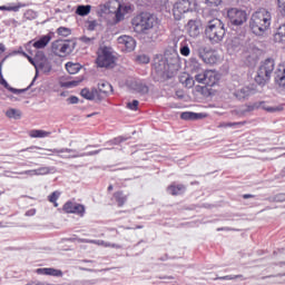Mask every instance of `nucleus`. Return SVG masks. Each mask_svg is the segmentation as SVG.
<instances>
[{
    "mask_svg": "<svg viewBox=\"0 0 285 285\" xmlns=\"http://www.w3.org/2000/svg\"><path fill=\"white\" fill-rule=\"evenodd\" d=\"M273 23V13L267 9H258L256 10L250 19H249V29L253 35L256 37H265L268 35V30H271V24Z\"/></svg>",
    "mask_w": 285,
    "mask_h": 285,
    "instance_id": "1",
    "label": "nucleus"
},
{
    "mask_svg": "<svg viewBox=\"0 0 285 285\" xmlns=\"http://www.w3.org/2000/svg\"><path fill=\"white\" fill-rule=\"evenodd\" d=\"M205 36L210 43H222L226 37V27L219 19L209 20L205 27Z\"/></svg>",
    "mask_w": 285,
    "mask_h": 285,
    "instance_id": "2",
    "label": "nucleus"
},
{
    "mask_svg": "<svg viewBox=\"0 0 285 285\" xmlns=\"http://www.w3.org/2000/svg\"><path fill=\"white\" fill-rule=\"evenodd\" d=\"M134 30L136 32H148L157 26V17L150 13H141L132 19Z\"/></svg>",
    "mask_w": 285,
    "mask_h": 285,
    "instance_id": "3",
    "label": "nucleus"
},
{
    "mask_svg": "<svg viewBox=\"0 0 285 285\" xmlns=\"http://www.w3.org/2000/svg\"><path fill=\"white\" fill-rule=\"evenodd\" d=\"M273 70H275V60L267 59L262 62L255 77L256 83H258V86H266V83L271 81V75H273Z\"/></svg>",
    "mask_w": 285,
    "mask_h": 285,
    "instance_id": "4",
    "label": "nucleus"
},
{
    "mask_svg": "<svg viewBox=\"0 0 285 285\" xmlns=\"http://www.w3.org/2000/svg\"><path fill=\"white\" fill-rule=\"evenodd\" d=\"M115 51L110 47H100L97 51L96 63L98 68H112L116 61Z\"/></svg>",
    "mask_w": 285,
    "mask_h": 285,
    "instance_id": "5",
    "label": "nucleus"
},
{
    "mask_svg": "<svg viewBox=\"0 0 285 285\" xmlns=\"http://www.w3.org/2000/svg\"><path fill=\"white\" fill-rule=\"evenodd\" d=\"M109 13L116 14L117 21H121L124 16L128 14V12H132V8L128 4H121L119 0H110L107 2Z\"/></svg>",
    "mask_w": 285,
    "mask_h": 285,
    "instance_id": "6",
    "label": "nucleus"
},
{
    "mask_svg": "<svg viewBox=\"0 0 285 285\" xmlns=\"http://www.w3.org/2000/svg\"><path fill=\"white\" fill-rule=\"evenodd\" d=\"M229 90L232 95L238 99V101H244L245 99H248L252 95H255V89L250 87H244L239 85V82L234 81L232 86L229 87Z\"/></svg>",
    "mask_w": 285,
    "mask_h": 285,
    "instance_id": "7",
    "label": "nucleus"
},
{
    "mask_svg": "<svg viewBox=\"0 0 285 285\" xmlns=\"http://www.w3.org/2000/svg\"><path fill=\"white\" fill-rule=\"evenodd\" d=\"M194 8H195V0H178L174 4V9H173L176 21L181 20V17H184L186 12H190V10H193Z\"/></svg>",
    "mask_w": 285,
    "mask_h": 285,
    "instance_id": "8",
    "label": "nucleus"
},
{
    "mask_svg": "<svg viewBox=\"0 0 285 285\" xmlns=\"http://www.w3.org/2000/svg\"><path fill=\"white\" fill-rule=\"evenodd\" d=\"M227 17L232 26H244L248 21V14L245 10L232 8L227 11Z\"/></svg>",
    "mask_w": 285,
    "mask_h": 285,
    "instance_id": "9",
    "label": "nucleus"
},
{
    "mask_svg": "<svg viewBox=\"0 0 285 285\" xmlns=\"http://www.w3.org/2000/svg\"><path fill=\"white\" fill-rule=\"evenodd\" d=\"M48 153H55L56 155H59L62 159H71L77 157H88L92 155H99V150L90 151L87 154H76V155H63L65 153H75V149L70 148H61V149H46Z\"/></svg>",
    "mask_w": 285,
    "mask_h": 285,
    "instance_id": "10",
    "label": "nucleus"
},
{
    "mask_svg": "<svg viewBox=\"0 0 285 285\" xmlns=\"http://www.w3.org/2000/svg\"><path fill=\"white\" fill-rule=\"evenodd\" d=\"M52 52L57 55V57H68L70 52H72V48L70 47V42L63 40H56L52 43Z\"/></svg>",
    "mask_w": 285,
    "mask_h": 285,
    "instance_id": "11",
    "label": "nucleus"
},
{
    "mask_svg": "<svg viewBox=\"0 0 285 285\" xmlns=\"http://www.w3.org/2000/svg\"><path fill=\"white\" fill-rule=\"evenodd\" d=\"M119 48L125 52H132L137 48V42L130 36H120L117 39Z\"/></svg>",
    "mask_w": 285,
    "mask_h": 285,
    "instance_id": "12",
    "label": "nucleus"
},
{
    "mask_svg": "<svg viewBox=\"0 0 285 285\" xmlns=\"http://www.w3.org/2000/svg\"><path fill=\"white\" fill-rule=\"evenodd\" d=\"M62 209L65 213L79 215L80 217H83L86 214V207L79 203L67 202Z\"/></svg>",
    "mask_w": 285,
    "mask_h": 285,
    "instance_id": "13",
    "label": "nucleus"
},
{
    "mask_svg": "<svg viewBox=\"0 0 285 285\" xmlns=\"http://www.w3.org/2000/svg\"><path fill=\"white\" fill-rule=\"evenodd\" d=\"M189 37L197 39L202 35V22L199 20H189L186 26Z\"/></svg>",
    "mask_w": 285,
    "mask_h": 285,
    "instance_id": "14",
    "label": "nucleus"
},
{
    "mask_svg": "<svg viewBox=\"0 0 285 285\" xmlns=\"http://www.w3.org/2000/svg\"><path fill=\"white\" fill-rule=\"evenodd\" d=\"M191 73L195 75L194 79L197 81V83H203L206 86V70L202 69V65L198 62H195L191 66Z\"/></svg>",
    "mask_w": 285,
    "mask_h": 285,
    "instance_id": "15",
    "label": "nucleus"
},
{
    "mask_svg": "<svg viewBox=\"0 0 285 285\" xmlns=\"http://www.w3.org/2000/svg\"><path fill=\"white\" fill-rule=\"evenodd\" d=\"M274 81L278 88L285 89V65H278L274 72Z\"/></svg>",
    "mask_w": 285,
    "mask_h": 285,
    "instance_id": "16",
    "label": "nucleus"
},
{
    "mask_svg": "<svg viewBox=\"0 0 285 285\" xmlns=\"http://www.w3.org/2000/svg\"><path fill=\"white\" fill-rule=\"evenodd\" d=\"M81 97H83V99H88V101H95V99H97L98 101H101L102 96L101 94H99V90L97 89H88L85 88L81 90L80 92Z\"/></svg>",
    "mask_w": 285,
    "mask_h": 285,
    "instance_id": "17",
    "label": "nucleus"
},
{
    "mask_svg": "<svg viewBox=\"0 0 285 285\" xmlns=\"http://www.w3.org/2000/svg\"><path fill=\"white\" fill-rule=\"evenodd\" d=\"M38 275H50L51 277H63V272L61 269L52 267H43L36 269Z\"/></svg>",
    "mask_w": 285,
    "mask_h": 285,
    "instance_id": "18",
    "label": "nucleus"
},
{
    "mask_svg": "<svg viewBox=\"0 0 285 285\" xmlns=\"http://www.w3.org/2000/svg\"><path fill=\"white\" fill-rule=\"evenodd\" d=\"M253 110H257L256 102L232 110V115H235L236 117H246V115H248V112H253Z\"/></svg>",
    "mask_w": 285,
    "mask_h": 285,
    "instance_id": "19",
    "label": "nucleus"
},
{
    "mask_svg": "<svg viewBox=\"0 0 285 285\" xmlns=\"http://www.w3.org/2000/svg\"><path fill=\"white\" fill-rule=\"evenodd\" d=\"M220 79L217 70H206L205 86H215Z\"/></svg>",
    "mask_w": 285,
    "mask_h": 285,
    "instance_id": "20",
    "label": "nucleus"
},
{
    "mask_svg": "<svg viewBox=\"0 0 285 285\" xmlns=\"http://www.w3.org/2000/svg\"><path fill=\"white\" fill-rule=\"evenodd\" d=\"M206 117H208V115L193 111H185L180 115V118L185 121H197V119H206Z\"/></svg>",
    "mask_w": 285,
    "mask_h": 285,
    "instance_id": "21",
    "label": "nucleus"
},
{
    "mask_svg": "<svg viewBox=\"0 0 285 285\" xmlns=\"http://www.w3.org/2000/svg\"><path fill=\"white\" fill-rule=\"evenodd\" d=\"M51 40H52V37H50V35H46L40 37L39 40L35 42L29 41V45L32 43L33 48H36L37 50H41L46 48V46H48V43H50Z\"/></svg>",
    "mask_w": 285,
    "mask_h": 285,
    "instance_id": "22",
    "label": "nucleus"
},
{
    "mask_svg": "<svg viewBox=\"0 0 285 285\" xmlns=\"http://www.w3.org/2000/svg\"><path fill=\"white\" fill-rule=\"evenodd\" d=\"M98 92L102 98L112 94V85H110L108 81H100L98 83Z\"/></svg>",
    "mask_w": 285,
    "mask_h": 285,
    "instance_id": "23",
    "label": "nucleus"
},
{
    "mask_svg": "<svg viewBox=\"0 0 285 285\" xmlns=\"http://www.w3.org/2000/svg\"><path fill=\"white\" fill-rule=\"evenodd\" d=\"M85 244H96V246H104V248H121L120 245L108 243L105 240H92V239H81Z\"/></svg>",
    "mask_w": 285,
    "mask_h": 285,
    "instance_id": "24",
    "label": "nucleus"
},
{
    "mask_svg": "<svg viewBox=\"0 0 285 285\" xmlns=\"http://www.w3.org/2000/svg\"><path fill=\"white\" fill-rule=\"evenodd\" d=\"M204 63H207L208 66H216V63H219L222 61V57L217 55V52L212 51L206 57L203 58Z\"/></svg>",
    "mask_w": 285,
    "mask_h": 285,
    "instance_id": "25",
    "label": "nucleus"
},
{
    "mask_svg": "<svg viewBox=\"0 0 285 285\" xmlns=\"http://www.w3.org/2000/svg\"><path fill=\"white\" fill-rule=\"evenodd\" d=\"M50 135H52L51 131H46L43 129H32L29 131V137H31V139H46Z\"/></svg>",
    "mask_w": 285,
    "mask_h": 285,
    "instance_id": "26",
    "label": "nucleus"
},
{
    "mask_svg": "<svg viewBox=\"0 0 285 285\" xmlns=\"http://www.w3.org/2000/svg\"><path fill=\"white\" fill-rule=\"evenodd\" d=\"M257 106V110H259V108L262 110H266V112H279L283 110L282 107H271L268 106L266 102L261 101V102H255Z\"/></svg>",
    "mask_w": 285,
    "mask_h": 285,
    "instance_id": "27",
    "label": "nucleus"
},
{
    "mask_svg": "<svg viewBox=\"0 0 285 285\" xmlns=\"http://www.w3.org/2000/svg\"><path fill=\"white\" fill-rule=\"evenodd\" d=\"M169 195H184L186 193V187L184 185H171L167 188Z\"/></svg>",
    "mask_w": 285,
    "mask_h": 285,
    "instance_id": "28",
    "label": "nucleus"
},
{
    "mask_svg": "<svg viewBox=\"0 0 285 285\" xmlns=\"http://www.w3.org/2000/svg\"><path fill=\"white\" fill-rule=\"evenodd\" d=\"M274 41L277 43L285 41V23L277 29V32L274 35Z\"/></svg>",
    "mask_w": 285,
    "mask_h": 285,
    "instance_id": "29",
    "label": "nucleus"
},
{
    "mask_svg": "<svg viewBox=\"0 0 285 285\" xmlns=\"http://www.w3.org/2000/svg\"><path fill=\"white\" fill-rule=\"evenodd\" d=\"M90 10H92V7L89 4L78 6L76 14H79V17H88V14H90Z\"/></svg>",
    "mask_w": 285,
    "mask_h": 285,
    "instance_id": "30",
    "label": "nucleus"
},
{
    "mask_svg": "<svg viewBox=\"0 0 285 285\" xmlns=\"http://www.w3.org/2000/svg\"><path fill=\"white\" fill-rule=\"evenodd\" d=\"M198 57L203 60L207 55L213 52V49L206 45H202L197 49Z\"/></svg>",
    "mask_w": 285,
    "mask_h": 285,
    "instance_id": "31",
    "label": "nucleus"
},
{
    "mask_svg": "<svg viewBox=\"0 0 285 285\" xmlns=\"http://www.w3.org/2000/svg\"><path fill=\"white\" fill-rule=\"evenodd\" d=\"M66 70L69 72V75H77V72L81 70V66L75 62H67Z\"/></svg>",
    "mask_w": 285,
    "mask_h": 285,
    "instance_id": "32",
    "label": "nucleus"
},
{
    "mask_svg": "<svg viewBox=\"0 0 285 285\" xmlns=\"http://www.w3.org/2000/svg\"><path fill=\"white\" fill-rule=\"evenodd\" d=\"M240 126H246V121L239 122H219L217 128H240Z\"/></svg>",
    "mask_w": 285,
    "mask_h": 285,
    "instance_id": "33",
    "label": "nucleus"
},
{
    "mask_svg": "<svg viewBox=\"0 0 285 285\" xmlns=\"http://www.w3.org/2000/svg\"><path fill=\"white\" fill-rule=\"evenodd\" d=\"M0 83H1V86H3L10 92H13V95H21V92H23V90H21V89H14V88L10 87L8 81H6L3 79V76H0Z\"/></svg>",
    "mask_w": 285,
    "mask_h": 285,
    "instance_id": "34",
    "label": "nucleus"
},
{
    "mask_svg": "<svg viewBox=\"0 0 285 285\" xmlns=\"http://www.w3.org/2000/svg\"><path fill=\"white\" fill-rule=\"evenodd\" d=\"M118 206H124L126 204V202L128 200V196L124 195V193L121 191H117L114 195Z\"/></svg>",
    "mask_w": 285,
    "mask_h": 285,
    "instance_id": "35",
    "label": "nucleus"
},
{
    "mask_svg": "<svg viewBox=\"0 0 285 285\" xmlns=\"http://www.w3.org/2000/svg\"><path fill=\"white\" fill-rule=\"evenodd\" d=\"M9 119H21V111L19 109L11 108L6 112Z\"/></svg>",
    "mask_w": 285,
    "mask_h": 285,
    "instance_id": "36",
    "label": "nucleus"
},
{
    "mask_svg": "<svg viewBox=\"0 0 285 285\" xmlns=\"http://www.w3.org/2000/svg\"><path fill=\"white\" fill-rule=\"evenodd\" d=\"M61 197V191H53L51 195L48 196V199L51 204H53L55 208L59 206V203H57V199Z\"/></svg>",
    "mask_w": 285,
    "mask_h": 285,
    "instance_id": "37",
    "label": "nucleus"
},
{
    "mask_svg": "<svg viewBox=\"0 0 285 285\" xmlns=\"http://www.w3.org/2000/svg\"><path fill=\"white\" fill-rule=\"evenodd\" d=\"M23 8V6L18 4L14 7L0 6V10H6L7 12H19V9Z\"/></svg>",
    "mask_w": 285,
    "mask_h": 285,
    "instance_id": "38",
    "label": "nucleus"
},
{
    "mask_svg": "<svg viewBox=\"0 0 285 285\" xmlns=\"http://www.w3.org/2000/svg\"><path fill=\"white\" fill-rule=\"evenodd\" d=\"M57 32L60 37H70L72 31L69 28L60 27L58 28Z\"/></svg>",
    "mask_w": 285,
    "mask_h": 285,
    "instance_id": "39",
    "label": "nucleus"
},
{
    "mask_svg": "<svg viewBox=\"0 0 285 285\" xmlns=\"http://www.w3.org/2000/svg\"><path fill=\"white\" fill-rule=\"evenodd\" d=\"M39 68H40V70H42V72H50V70H52L50 62H48L46 60L39 65Z\"/></svg>",
    "mask_w": 285,
    "mask_h": 285,
    "instance_id": "40",
    "label": "nucleus"
},
{
    "mask_svg": "<svg viewBox=\"0 0 285 285\" xmlns=\"http://www.w3.org/2000/svg\"><path fill=\"white\" fill-rule=\"evenodd\" d=\"M136 90H137V92H140V95H148V86H146L144 83H138L136 86Z\"/></svg>",
    "mask_w": 285,
    "mask_h": 285,
    "instance_id": "41",
    "label": "nucleus"
},
{
    "mask_svg": "<svg viewBox=\"0 0 285 285\" xmlns=\"http://www.w3.org/2000/svg\"><path fill=\"white\" fill-rule=\"evenodd\" d=\"M36 170V176L39 177L40 175H49L50 174V167H40Z\"/></svg>",
    "mask_w": 285,
    "mask_h": 285,
    "instance_id": "42",
    "label": "nucleus"
},
{
    "mask_svg": "<svg viewBox=\"0 0 285 285\" xmlns=\"http://www.w3.org/2000/svg\"><path fill=\"white\" fill-rule=\"evenodd\" d=\"M206 6H209L210 8H217V6L222 4L223 0H203Z\"/></svg>",
    "mask_w": 285,
    "mask_h": 285,
    "instance_id": "43",
    "label": "nucleus"
},
{
    "mask_svg": "<svg viewBox=\"0 0 285 285\" xmlns=\"http://www.w3.org/2000/svg\"><path fill=\"white\" fill-rule=\"evenodd\" d=\"M136 61H138V63H150V58L147 55H139Z\"/></svg>",
    "mask_w": 285,
    "mask_h": 285,
    "instance_id": "44",
    "label": "nucleus"
},
{
    "mask_svg": "<svg viewBox=\"0 0 285 285\" xmlns=\"http://www.w3.org/2000/svg\"><path fill=\"white\" fill-rule=\"evenodd\" d=\"M13 175H28L29 177H36L37 176L35 169H29V170H24V171H20V173L14 171Z\"/></svg>",
    "mask_w": 285,
    "mask_h": 285,
    "instance_id": "45",
    "label": "nucleus"
},
{
    "mask_svg": "<svg viewBox=\"0 0 285 285\" xmlns=\"http://www.w3.org/2000/svg\"><path fill=\"white\" fill-rule=\"evenodd\" d=\"M99 14H109L108 2L98 7Z\"/></svg>",
    "mask_w": 285,
    "mask_h": 285,
    "instance_id": "46",
    "label": "nucleus"
},
{
    "mask_svg": "<svg viewBox=\"0 0 285 285\" xmlns=\"http://www.w3.org/2000/svg\"><path fill=\"white\" fill-rule=\"evenodd\" d=\"M127 108H129V110H137V108H139V100H132V102H128Z\"/></svg>",
    "mask_w": 285,
    "mask_h": 285,
    "instance_id": "47",
    "label": "nucleus"
},
{
    "mask_svg": "<svg viewBox=\"0 0 285 285\" xmlns=\"http://www.w3.org/2000/svg\"><path fill=\"white\" fill-rule=\"evenodd\" d=\"M239 277H242V275H227V276L219 277L218 279L232 281V279H239Z\"/></svg>",
    "mask_w": 285,
    "mask_h": 285,
    "instance_id": "48",
    "label": "nucleus"
},
{
    "mask_svg": "<svg viewBox=\"0 0 285 285\" xmlns=\"http://www.w3.org/2000/svg\"><path fill=\"white\" fill-rule=\"evenodd\" d=\"M180 55H183V57H188V55H190V48L188 46L181 47Z\"/></svg>",
    "mask_w": 285,
    "mask_h": 285,
    "instance_id": "49",
    "label": "nucleus"
},
{
    "mask_svg": "<svg viewBox=\"0 0 285 285\" xmlns=\"http://www.w3.org/2000/svg\"><path fill=\"white\" fill-rule=\"evenodd\" d=\"M277 6L283 14H285V0H277Z\"/></svg>",
    "mask_w": 285,
    "mask_h": 285,
    "instance_id": "50",
    "label": "nucleus"
},
{
    "mask_svg": "<svg viewBox=\"0 0 285 285\" xmlns=\"http://www.w3.org/2000/svg\"><path fill=\"white\" fill-rule=\"evenodd\" d=\"M185 86H186V88H193V86H195V79H193V78H187V79L185 80Z\"/></svg>",
    "mask_w": 285,
    "mask_h": 285,
    "instance_id": "51",
    "label": "nucleus"
},
{
    "mask_svg": "<svg viewBox=\"0 0 285 285\" xmlns=\"http://www.w3.org/2000/svg\"><path fill=\"white\" fill-rule=\"evenodd\" d=\"M79 83H81V80H72L67 82L68 88H75L77 86H79Z\"/></svg>",
    "mask_w": 285,
    "mask_h": 285,
    "instance_id": "52",
    "label": "nucleus"
},
{
    "mask_svg": "<svg viewBox=\"0 0 285 285\" xmlns=\"http://www.w3.org/2000/svg\"><path fill=\"white\" fill-rule=\"evenodd\" d=\"M26 217H35V215H37V209L31 208L29 210L26 212Z\"/></svg>",
    "mask_w": 285,
    "mask_h": 285,
    "instance_id": "53",
    "label": "nucleus"
},
{
    "mask_svg": "<svg viewBox=\"0 0 285 285\" xmlns=\"http://www.w3.org/2000/svg\"><path fill=\"white\" fill-rule=\"evenodd\" d=\"M68 104H79V98L76 96H71L67 99Z\"/></svg>",
    "mask_w": 285,
    "mask_h": 285,
    "instance_id": "54",
    "label": "nucleus"
},
{
    "mask_svg": "<svg viewBox=\"0 0 285 285\" xmlns=\"http://www.w3.org/2000/svg\"><path fill=\"white\" fill-rule=\"evenodd\" d=\"M274 200H275V202H285V194H277V195L274 197Z\"/></svg>",
    "mask_w": 285,
    "mask_h": 285,
    "instance_id": "55",
    "label": "nucleus"
},
{
    "mask_svg": "<svg viewBox=\"0 0 285 285\" xmlns=\"http://www.w3.org/2000/svg\"><path fill=\"white\" fill-rule=\"evenodd\" d=\"M28 60L30 61V63H32V66H35L36 70L39 69V65H37V62H35L31 57H28Z\"/></svg>",
    "mask_w": 285,
    "mask_h": 285,
    "instance_id": "56",
    "label": "nucleus"
},
{
    "mask_svg": "<svg viewBox=\"0 0 285 285\" xmlns=\"http://www.w3.org/2000/svg\"><path fill=\"white\" fill-rule=\"evenodd\" d=\"M81 41H83V43H90V41H92V39H90L88 37H82Z\"/></svg>",
    "mask_w": 285,
    "mask_h": 285,
    "instance_id": "57",
    "label": "nucleus"
},
{
    "mask_svg": "<svg viewBox=\"0 0 285 285\" xmlns=\"http://www.w3.org/2000/svg\"><path fill=\"white\" fill-rule=\"evenodd\" d=\"M6 52V46L3 43H0V55Z\"/></svg>",
    "mask_w": 285,
    "mask_h": 285,
    "instance_id": "58",
    "label": "nucleus"
},
{
    "mask_svg": "<svg viewBox=\"0 0 285 285\" xmlns=\"http://www.w3.org/2000/svg\"><path fill=\"white\" fill-rule=\"evenodd\" d=\"M96 22H90L89 30H95Z\"/></svg>",
    "mask_w": 285,
    "mask_h": 285,
    "instance_id": "59",
    "label": "nucleus"
},
{
    "mask_svg": "<svg viewBox=\"0 0 285 285\" xmlns=\"http://www.w3.org/2000/svg\"><path fill=\"white\" fill-rule=\"evenodd\" d=\"M250 197H252V196L248 195V194L244 195V199H248V198H250Z\"/></svg>",
    "mask_w": 285,
    "mask_h": 285,
    "instance_id": "60",
    "label": "nucleus"
},
{
    "mask_svg": "<svg viewBox=\"0 0 285 285\" xmlns=\"http://www.w3.org/2000/svg\"><path fill=\"white\" fill-rule=\"evenodd\" d=\"M108 190H112V185H110V186L108 187Z\"/></svg>",
    "mask_w": 285,
    "mask_h": 285,
    "instance_id": "61",
    "label": "nucleus"
},
{
    "mask_svg": "<svg viewBox=\"0 0 285 285\" xmlns=\"http://www.w3.org/2000/svg\"><path fill=\"white\" fill-rule=\"evenodd\" d=\"M95 114L88 115L87 117H94Z\"/></svg>",
    "mask_w": 285,
    "mask_h": 285,
    "instance_id": "62",
    "label": "nucleus"
},
{
    "mask_svg": "<svg viewBox=\"0 0 285 285\" xmlns=\"http://www.w3.org/2000/svg\"><path fill=\"white\" fill-rule=\"evenodd\" d=\"M163 3H166V0H160Z\"/></svg>",
    "mask_w": 285,
    "mask_h": 285,
    "instance_id": "63",
    "label": "nucleus"
},
{
    "mask_svg": "<svg viewBox=\"0 0 285 285\" xmlns=\"http://www.w3.org/2000/svg\"><path fill=\"white\" fill-rule=\"evenodd\" d=\"M138 228H141V226H138Z\"/></svg>",
    "mask_w": 285,
    "mask_h": 285,
    "instance_id": "64",
    "label": "nucleus"
}]
</instances>
